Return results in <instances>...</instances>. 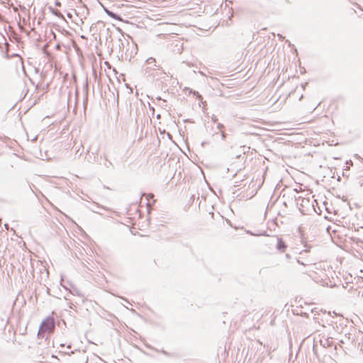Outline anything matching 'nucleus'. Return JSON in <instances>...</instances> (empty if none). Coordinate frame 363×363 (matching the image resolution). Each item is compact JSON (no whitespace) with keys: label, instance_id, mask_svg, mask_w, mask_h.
<instances>
[{"label":"nucleus","instance_id":"21","mask_svg":"<svg viewBox=\"0 0 363 363\" xmlns=\"http://www.w3.org/2000/svg\"><path fill=\"white\" fill-rule=\"evenodd\" d=\"M119 41L121 42V43L123 45V43L122 42L121 39H119Z\"/></svg>","mask_w":363,"mask_h":363},{"label":"nucleus","instance_id":"1","mask_svg":"<svg viewBox=\"0 0 363 363\" xmlns=\"http://www.w3.org/2000/svg\"><path fill=\"white\" fill-rule=\"evenodd\" d=\"M55 327V319L51 317L48 316L41 323L39 331L38 333V337H44L43 335L44 333H52Z\"/></svg>","mask_w":363,"mask_h":363},{"label":"nucleus","instance_id":"22","mask_svg":"<svg viewBox=\"0 0 363 363\" xmlns=\"http://www.w3.org/2000/svg\"><path fill=\"white\" fill-rule=\"evenodd\" d=\"M79 2H82V0H79Z\"/></svg>","mask_w":363,"mask_h":363},{"label":"nucleus","instance_id":"16","mask_svg":"<svg viewBox=\"0 0 363 363\" xmlns=\"http://www.w3.org/2000/svg\"><path fill=\"white\" fill-rule=\"evenodd\" d=\"M211 119H212V121H213L214 123H216V122L217 121V118H216V116L212 117V118H211Z\"/></svg>","mask_w":363,"mask_h":363},{"label":"nucleus","instance_id":"6","mask_svg":"<svg viewBox=\"0 0 363 363\" xmlns=\"http://www.w3.org/2000/svg\"><path fill=\"white\" fill-rule=\"evenodd\" d=\"M52 13L54 15H55L56 16H58V17H60V18H64L62 14L60 13V11H59L58 10H52Z\"/></svg>","mask_w":363,"mask_h":363},{"label":"nucleus","instance_id":"17","mask_svg":"<svg viewBox=\"0 0 363 363\" xmlns=\"http://www.w3.org/2000/svg\"><path fill=\"white\" fill-rule=\"evenodd\" d=\"M98 152H99V149H96V150H95V152H93V154L97 155V154H98Z\"/></svg>","mask_w":363,"mask_h":363},{"label":"nucleus","instance_id":"13","mask_svg":"<svg viewBox=\"0 0 363 363\" xmlns=\"http://www.w3.org/2000/svg\"><path fill=\"white\" fill-rule=\"evenodd\" d=\"M217 128L218 129H223L224 128V125L222 123H218Z\"/></svg>","mask_w":363,"mask_h":363},{"label":"nucleus","instance_id":"7","mask_svg":"<svg viewBox=\"0 0 363 363\" xmlns=\"http://www.w3.org/2000/svg\"><path fill=\"white\" fill-rule=\"evenodd\" d=\"M146 62L149 65L152 64V63H155V59L153 58V57H149L147 60H146Z\"/></svg>","mask_w":363,"mask_h":363},{"label":"nucleus","instance_id":"11","mask_svg":"<svg viewBox=\"0 0 363 363\" xmlns=\"http://www.w3.org/2000/svg\"><path fill=\"white\" fill-rule=\"evenodd\" d=\"M104 158L105 159L106 161H107L108 163V165H106V167H108V165H113L112 162L111 161H108V159H107V156L106 155H104Z\"/></svg>","mask_w":363,"mask_h":363},{"label":"nucleus","instance_id":"8","mask_svg":"<svg viewBox=\"0 0 363 363\" xmlns=\"http://www.w3.org/2000/svg\"><path fill=\"white\" fill-rule=\"evenodd\" d=\"M84 89L85 90L86 94H87V93H88V82H87V80L86 81V82L84 85Z\"/></svg>","mask_w":363,"mask_h":363},{"label":"nucleus","instance_id":"15","mask_svg":"<svg viewBox=\"0 0 363 363\" xmlns=\"http://www.w3.org/2000/svg\"><path fill=\"white\" fill-rule=\"evenodd\" d=\"M55 6H57V7H60L61 6V3L60 1H56L55 2Z\"/></svg>","mask_w":363,"mask_h":363},{"label":"nucleus","instance_id":"14","mask_svg":"<svg viewBox=\"0 0 363 363\" xmlns=\"http://www.w3.org/2000/svg\"><path fill=\"white\" fill-rule=\"evenodd\" d=\"M221 137L223 140H225L226 138V134L223 131L221 132Z\"/></svg>","mask_w":363,"mask_h":363},{"label":"nucleus","instance_id":"5","mask_svg":"<svg viewBox=\"0 0 363 363\" xmlns=\"http://www.w3.org/2000/svg\"><path fill=\"white\" fill-rule=\"evenodd\" d=\"M152 350L157 352H160L162 354H163L164 355L167 356V357H174V354H172V353H169L164 350H158V349H156V348H153V347H151Z\"/></svg>","mask_w":363,"mask_h":363},{"label":"nucleus","instance_id":"4","mask_svg":"<svg viewBox=\"0 0 363 363\" xmlns=\"http://www.w3.org/2000/svg\"><path fill=\"white\" fill-rule=\"evenodd\" d=\"M187 89L189 91V93L192 94L194 96H196V98L198 100L201 101L203 106L206 105V101H202L203 97H202V96L198 91H194V90H193L191 89Z\"/></svg>","mask_w":363,"mask_h":363},{"label":"nucleus","instance_id":"3","mask_svg":"<svg viewBox=\"0 0 363 363\" xmlns=\"http://www.w3.org/2000/svg\"><path fill=\"white\" fill-rule=\"evenodd\" d=\"M103 7H104V11L108 16L111 17L113 19L121 20V17L117 13H113V11L108 10L107 8H106L104 6H103Z\"/></svg>","mask_w":363,"mask_h":363},{"label":"nucleus","instance_id":"2","mask_svg":"<svg viewBox=\"0 0 363 363\" xmlns=\"http://www.w3.org/2000/svg\"><path fill=\"white\" fill-rule=\"evenodd\" d=\"M277 249L278 251L283 252L286 249L287 246L281 238H277Z\"/></svg>","mask_w":363,"mask_h":363},{"label":"nucleus","instance_id":"19","mask_svg":"<svg viewBox=\"0 0 363 363\" xmlns=\"http://www.w3.org/2000/svg\"><path fill=\"white\" fill-rule=\"evenodd\" d=\"M278 36H279V38H284V37H282V35H280V34H279V35H278Z\"/></svg>","mask_w":363,"mask_h":363},{"label":"nucleus","instance_id":"10","mask_svg":"<svg viewBox=\"0 0 363 363\" xmlns=\"http://www.w3.org/2000/svg\"><path fill=\"white\" fill-rule=\"evenodd\" d=\"M104 158L105 159L106 161H107L108 163V165H106V167H108V165H113L112 162L111 161H108V159H107V156L106 155H104Z\"/></svg>","mask_w":363,"mask_h":363},{"label":"nucleus","instance_id":"18","mask_svg":"<svg viewBox=\"0 0 363 363\" xmlns=\"http://www.w3.org/2000/svg\"><path fill=\"white\" fill-rule=\"evenodd\" d=\"M73 306H74L73 303H70L69 306V308H73Z\"/></svg>","mask_w":363,"mask_h":363},{"label":"nucleus","instance_id":"20","mask_svg":"<svg viewBox=\"0 0 363 363\" xmlns=\"http://www.w3.org/2000/svg\"><path fill=\"white\" fill-rule=\"evenodd\" d=\"M199 73H200L201 75H203V76L205 75V74H204V73H203V72H201V71H200V72H199Z\"/></svg>","mask_w":363,"mask_h":363},{"label":"nucleus","instance_id":"9","mask_svg":"<svg viewBox=\"0 0 363 363\" xmlns=\"http://www.w3.org/2000/svg\"><path fill=\"white\" fill-rule=\"evenodd\" d=\"M104 158L105 159L106 161H107L108 163V165H106V167H108V165H113L112 162L111 161H108V159H107V156L106 155H104Z\"/></svg>","mask_w":363,"mask_h":363},{"label":"nucleus","instance_id":"12","mask_svg":"<svg viewBox=\"0 0 363 363\" xmlns=\"http://www.w3.org/2000/svg\"><path fill=\"white\" fill-rule=\"evenodd\" d=\"M154 197V195L152 194H149L147 196V199L149 200L150 199H152Z\"/></svg>","mask_w":363,"mask_h":363}]
</instances>
